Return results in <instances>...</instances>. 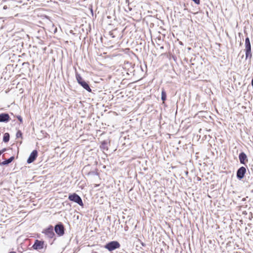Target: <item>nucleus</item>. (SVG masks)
Returning a JSON list of instances; mask_svg holds the SVG:
<instances>
[{
    "instance_id": "f257e3e1",
    "label": "nucleus",
    "mask_w": 253,
    "mask_h": 253,
    "mask_svg": "<svg viewBox=\"0 0 253 253\" xmlns=\"http://www.w3.org/2000/svg\"><path fill=\"white\" fill-rule=\"evenodd\" d=\"M245 51L246 52V59H251L252 57V53L251 51V45L250 41V39L248 37L245 39Z\"/></svg>"
},
{
    "instance_id": "f03ea898",
    "label": "nucleus",
    "mask_w": 253,
    "mask_h": 253,
    "mask_svg": "<svg viewBox=\"0 0 253 253\" xmlns=\"http://www.w3.org/2000/svg\"><path fill=\"white\" fill-rule=\"evenodd\" d=\"M121 245L120 243L116 241H111L106 244L104 248L107 249L109 251L112 252L116 249L120 248Z\"/></svg>"
},
{
    "instance_id": "7ed1b4c3",
    "label": "nucleus",
    "mask_w": 253,
    "mask_h": 253,
    "mask_svg": "<svg viewBox=\"0 0 253 253\" xmlns=\"http://www.w3.org/2000/svg\"><path fill=\"white\" fill-rule=\"evenodd\" d=\"M68 198L69 200L78 203L81 206H83L84 205L82 199L76 193L70 195Z\"/></svg>"
},
{
    "instance_id": "20e7f679",
    "label": "nucleus",
    "mask_w": 253,
    "mask_h": 253,
    "mask_svg": "<svg viewBox=\"0 0 253 253\" xmlns=\"http://www.w3.org/2000/svg\"><path fill=\"white\" fill-rule=\"evenodd\" d=\"M56 233L59 236H61L64 234V227L62 223H59L55 225L54 228Z\"/></svg>"
},
{
    "instance_id": "39448f33",
    "label": "nucleus",
    "mask_w": 253,
    "mask_h": 253,
    "mask_svg": "<svg viewBox=\"0 0 253 253\" xmlns=\"http://www.w3.org/2000/svg\"><path fill=\"white\" fill-rule=\"evenodd\" d=\"M44 242L39 240H36L34 244L33 245L32 248L34 250H39L42 249L44 248Z\"/></svg>"
},
{
    "instance_id": "423d86ee",
    "label": "nucleus",
    "mask_w": 253,
    "mask_h": 253,
    "mask_svg": "<svg viewBox=\"0 0 253 253\" xmlns=\"http://www.w3.org/2000/svg\"><path fill=\"white\" fill-rule=\"evenodd\" d=\"M38 155V151L36 150H33L30 154V155L27 160V163L28 164H30L33 162L37 158Z\"/></svg>"
},
{
    "instance_id": "0eeeda50",
    "label": "nucleus",
    "mask_w": 253,
    "mask_h": 253,
    "mask_svg": "<svg viewBox=\"0 0 253 253\" xmlns=\"http://www.w3.org/2000/svg\"><path fill=\"white\" fill-rule=\"evenodd\" d=\"M246 172V168L244 167H241L237 170V177L239 179H241L242 178H243L244 177Z\"/></svg>"
},
{
    "instance_id": "6e6552de",
    "label": "nucleus",
    "mask_w": 253,
    "mask_h": 253,
    "mask_svg": "<svg viewBox=\"0 0 253 253\" xmlns=\"http://www.w3.org/2000/svg\"><path fill=\"white\" fill-rule=\"evenodd\" d=\"M43 233L49 238H52L54 236L53 227L50 226L47 229H45Z\"/></svg>"
},
{
    "instance_id": "1a4fd4ad",
    "label": "nucleus",
    "mask_w": 253,
    "mask_h": 253,
    "mask_svg": "<svg viewBox=\"0 0 253 253\" xmlns=\"http://www.w3.org/2000/svg\"><path fill=\"white\" fill-rule=\"evenodd\" d=\"M239 158L240 163L242 164H245L246 162H248L247 155L244 152H242L239 154Z\"/></svg>"
},
{
    "instance_id": "9d476101",
    "label": "nucleus",
    "mask_w": 253,
    "mask_h": 253,
    "mask_svg": "<svg viewBox=\"0 0 253 253\" xmlns=\"http://www.w3.org/2000/svg\"><path fill=\"white\" fill-rule=\"evenodd\" d=\"M10 120L8 114L2 113L0 114V122H8Z\"/></svg>"
},
{
    "instance_id": "9b49d317",
    "label": "nucleus",
    "mask_w": 253,
    "mask_h": 253,
    "mask_svg": "<svg viewBox=\"0 0 253 253\" xmlns=\"http://www.w3.org/2000/svg\"><path fill=\"white\" fill-rule=\"evenodd\" d=\"M84 88L86 89L88 92H91V89L90 88L88 84L85 81L81 83L80 84Z\"/></svg>"
},
{
    "instance_id": "f8f14e48",
    "label": "nucleus",
    "mask_w": 253,
    "mask_h": 253,
    "mask_svg": "<svg viewBox=\"0 0 253 253\" xmlns=\"http://www.w3.org/2000/svg\"><path fill=\"white\" fill-rule=\"evenodd\" d=\"M14 159V157L13 156L11 157L10 158H9L7 160H6L1 163H0V165H6L9 163H10Z\"/></svg>"
},
{
    "instance_id": "ddd939ff",
    "label": "nucleus",
    "mask_w": 253,
    "mask_h": 253,
    "mask_svg": "<svg viewBox=\"0 0 253 253\" xmlns=\"http://www.w3.org/2000/svg\"><path fill=\"white\" fill-rule=\"evenodd\" d=\"M76 79H77V81L78 83L79 84H80L81 83L83 82L84 81L83 80V79L82 78V77H81V76L79 74H78V73H77L76 74Z\"/></svg>"
},
{
    "instance_id": "4468645a",
    "label": "nucleus",
    "mask_w": 253,
    "mask_h": 253,
    "mask_svg": "<svg viewBox=\"0 0 253 253\" xmlns=\"http://www.w3.org/2000/svg\"><path fill=\"white\" fill-rule=\"evenodd\" d=\"M9 137L10 136L9 133L7 132L5 133L3 135V141L4 142H8L9 140Z\"/></svg>"
},
{
    "instance_id": "2eb2a0df",
    "label": "nucleus",
    "mask_w": 253,
    "mask_h": 253,
    "mask_svg": "<svg viewBox=\"0 0 253 253\" xmlns=\"http://www.w3.org/2000/svg\"><path fill=\"white\" fill-rule=\"evenodd\" d=\"M167 98V94L165 90V89L163 88L162 91V100H163V103L165 102Z\"/></svg>"
},
{
    "instance_id": "dca6fc26",
    "label": "nucleus",
    "mask_w": 253,
    "mask_h": 253,
    "mask_svg": "<svg viewBox=\"0 0 253 253\" xmlns=\"http://www.w3.org/2000/svg\"><path fill=\"white\" fill-rule=\"evenodd\" d=\"M17 138H21V139L23 138V134L21 130H19L17 131L16 134Z\"/></svg>"
},
{
    "instance_id": "f3484780",
    "label": "nucleus",
    "mask_w": 253,
    "mask_h": 253,
    "mask_svg": "<svg viewBox=\"0 0 253 253\" xmlns=\"http://www.w3.org/2000/svg\"><path fill=\"white\" fill-rule=\"evenodd\" d=\"M17 118L19 121L20 123L22 124L23 123L22 118L20 116H18L17 117Z\"/></svg>"
},
{
    "instance_id": "a211bd4d",
    "label": "nucleus",
    "mask_w": 253,
    "mask_h": 253,
    "mask_svg": "<svg viewBox=\"0 0 253 253\" xmlns=\"http://www.w3.org/2000/svg\"><path fill=\"white\" fill-rule=\"evenodd\" d=\"M4 151H5V149H3V150H2L0 151V155H1L3 152H4Z\"/></svg>"
},
{
    "instance_id": "6ab92c4d",
    "label": "nucleus",
    "mask_w": 253,
    "mask_h": 253,
    "mask_svg": "<svg viewBox=\"0 0 253 253\" xmlns=\"http://www.w3.org/2000/svg\"><path fill=\"white\" fill-rule=\"evenodd\" d=\"M105 144H106V143H105V142H102V144H101V147H103V146L104 145H105Z\"/></svg>"
},
{
    "instance_id": "aec40b11",
    "label": "nucleus",
    "mask_w": 253,
    "mask_h": 253,
    "mask_svg": "<svg viewBox=\"0 0 253 253\" xmlns=\"http://www.w3.org/2000/svg\"><path fill=\"white\" fill-rule=\"evenodd\" d=\"M8 253H17L15 252H14V251H12V252H9Z\"/></svg>"
},
{
    "instance_id": "412c9836",
    "label": "nucleus",
    "mask_w": 253,
    "mask_h": 253,
    "mask_svg": "<svg viewBox=\"0 0 253 253\" xmlns=\"http://www.w3.org/2000/svg\"><path fill=\"white\" fill-rule=\"evenodd\" d=\"M91 253H98L96 252H92Z\"/></svg>"
}]
</instances>
